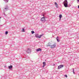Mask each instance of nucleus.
I'll list each match as a JSON object with an SVG mask.
<instances>
[{"mask_svg": "<svg viewBox=\"0 0 79 79\" xmlns=\"http://www.w3.org/2000/svg\"><path fill=\"white\" fill-rule=\"evenodd\" d=\"M63 3L65 7H69L68 6V1L67 0H65L64 2H63Z\"/></svg>", "mask_w": 79, "mask_h": 79, "instance_id": "1", "label": "nucleus"}, {"mask_svg": "<svg viewBox=\"0 0 79 79\" xmlns=\"http://www.w3.org/2000/svg\"><path fill=\"white\" fill-rule=\"evenodd\" d=\"M8 10V6H6L5 7H4V8L3 10V11L4 12H5L6 11H7Z\"/></svg>", "mask_w": 79, "mask_h": 79, "instance_id": "2", "label": "nucleus"}, {"mask_svg": "<svg viewBox=\"0 0 79 79\" xmlns=\"http://www.w3.org/2000/svg\"><path fill=\"white\" fill-rule=\"evenodd\" d=\"M45 17H42L41 19V21L44 23H45V22L46 20H45Z\"/></svg>", "mask_w": 79, "mask_h": 79, "instance_id": "3", "label": "nucleus"}, {"mask_svg": "<svg viewBox=\"0 0 79 79\" xmlns=\"http://www.w3.org/2000/svg\"><path fill=\"white\" fill-rule=\"evenodd\" d=\"M64 66V65H59L58 66V69H61V68H62Z\"/></svg>", "mask_w": 79, "mask_h": 79, "instance_id": "4", "label": "nucleus"}, {"mask_svg": "<svg viewBox=\"0 0 79 79\" xmlns=\"http://www.w3.org/2000/svg\"><path fill=\"white\" fill-rule=\"evenodd\" d=\"M50 47L51 48H55V47H56V44H54L52 45H51L50 46Z\"/></svg>", "mask_w": 79, "mask_h": 79, "instance_id": "5", "label": "nucleus"}, {"mask_svg": "<svg viewBox=\"0 0 79 79\" xmlns=\"http://www.w3.org/2000/svg\"><path fill=\"white\" fill-rule=\"evenodd\" d=\"M27 53H31V50H30V49H27Z\"/></svg>", "mask_w": 79, "mask_h": 79, "instance_id": "6", "label": "nucleus"}, {"mask_svg": "<svg viewBox=\"0 0 79 79\" xmlns=\"http://www.w3.org/2000/svg\"><path fill=\"white\" fill-rule=\"evenodd\" d=\"M42 52V49L39 48L36 50V52Z\"/></svg>", "mask_w": 79, "mask_h": 79, "instance_id": "7", "label": "nucleus"}, {"mask_svg": "<svg viewBox=\"0 0 79 79\" xmlns=\"http://www.w3.org/2000/svg\"><path fill=\"white\" fill-rule=\"evenodd\" d=\"M55 5L56 8H58V4H57V3H56V2H55Z\"/></svg>", "mask_w": 79, "mask_h": 79, "instance_id": "8", "label": "nucleus"}, {"mask_svg": "<svg viewBox=\"0 0 79 79\" xmlns=\"http://www.w3.org/2000/svg\"><path fill=\"white\" fill-rule=\"evenodd\" d=\"M13 68V66L10 65V66H8V68L10 69H12Z\"/></svg>", "mask_w": 79, "mask_h": 79, "instance_id": "9", "label": "nucleus"}, {"mask_svg": "<svg viewBox=\"0 0 79 79\" xmlns=\"http://www.w3.org/2000/svg\"><path fill=\"white\" fill-rule=\"evenodd\" d=\"M56 39L57 40V42H60V40H59V38H58V37H57L56 38Z\"/></svg>", "mask_w": 79, "mask_h": 79, "instance_id": "10", "label": "nucleus"}, {"mask_svg": "<svg viewBox=\"0 0 79 79\" xmlns=\"http://www.w3.org/2000/svg\"><path fill=\"white\" fill-rule=\"evenodd\" d=\"M42 35H40V36L38 35V38H39V39L41 38V37H42Z\"/></svg>", "mask_w": 79, "mask_h": 79, "instance_id": "11", "label": "nucleus"}, {"mask_svg": "<svg viewBox=\"0 0 79 79\" xmlns=\"http://www.w3.org/2000/svg\"><path fill=\"white\" fill-rule=\"evenodd\" d=\"M35 36L36 38H38L39 37V34H36L35 35Z\"/></svg>", "mask_w": 79, "mask_h": 79, "instance_id": "12", "label": "nucleus"}, {"mask_svg": "<svg viewBox=\"0 0 79 79\" xmlns=\"http://www.w3.org/2000/svg\"><path fill=\"white\" fill-rule=\"evenodd\" d=\"M9 0H4V1H5V3H7L8 2V1Z\"/></svg>", "mask_w": 79, "mask_h": 79, "instance_id": "13", "label": "nucleus"}, {"mask_svg": "<svg viewBox=\"0 0 79 79\" xmlns=\"http://www.w3.org/2000/svg\"><path fill=\"white\" fill-rule=\"evenodd\" d=\"M8 31H6L5 32V34H6V35H7V34H8Z\"/></svg>", "mask_w": 79, "mask_h": 79, "instance_id": "14", "label": "nucleus"}, {"mask_svg": "<svg viewBox=\"0 0 79 79\" xmlns=\"http://www.w3.org/2000/svg\"><path fill=\"white\" fill-rule=\"evenodd\" d=\"M59 18H60V19H61V17H62V15H59Z\"/></svg>", "mask_w": 79, "mask_h": 79, "instance_id": "15", "label": "nucleus"}, {"mask_svg": "<svg viewBox=\"0 0 79 79\" xmlns=\"http://www.w3.org/2000/svg\"><path fill=\"white\" fill-rule=\"evenodd\" d=\"M43 65H46V62H43Z\"/></svg>", "mask_w": 79, "mask_h": 79, "instance_id": "16", "label": "nucleus"}, {"mask_svg": "<svg viewBox=\"0 0 79 79\" xmlns=\"http://www.w3.org/2000/svg\"><path fill=\"white\" fill-rule=\"evenodd\" d=\"M51 45H50V44H48L47 45V47H50Z\"/></svg>", "mask_w": 79, "mask_h": 79, "instance_id": "17", "label": "nucleus"}, {"mask_svg": "<svg viewBox=\"0 0 79 79\" xmlns=\"http://www.w3.org/2000/svg\"><path fill=\"white\" fill-rule=\"evenodd\" d=\"M31 34H34V31H31Z\"/></svg>", "mask_w": 79, "mask_h": 79, "instance_id": "18", "label": "nucleus"}, {"mask_svg": "<svg viewBox=\"0 0 79 79\" xmlns=\"http://www.w3.org/2000/svg\"><path fill=\"white\" fill-rule=\"evenodd\" d=\"M74 69H73V74H75V72H74Z\"/></svg>", "mask_w": 79, "mask_h": 79, "instance_id": "19", "label": "nucleus"}, {"mask_svg": "<svg viewBox=\"0 0 79 79\" xmlns=\"http://www.w3.org/2000/svg\"><path fill=\"white\" fill-rule=\"evenodd\" d=\"M22 32H25V30L24 29H22Z\"/></svg>", "mask_w": 79, "mask_h": 79, "instance_id": "20", "label": "nucleus"}, {"mask_svg": "<svg viewBox=\"0 0 79 79\" xmlns=\"http://www.w3.org/2000/svg\"><path fill=\"white\" fill-rule=\"evenodd\" d=\"M65 76L66 77H68V76L66 75H65Z\"/></svg>", "mask_w": 79, "mask_h": 79, "instance_id": "21", "label": "nucleus"}, {"mask_svg": "<svg viewBox=\"0 0 79 79\" xmlns=\"http://www.w3.org/2000/svg\"><path fill=\"white\" fill-rule=\"evenodd\" d=\"M45 66V65H43V68H44V67Z\"/></svg>", "mask_w": 79, "mask_h": 79, "instance_id": "22", "label": "nucleus"}, {"mask_svg": "<svg viewBox=\"0 0 79 79\" xmlns=\"http://www.w3.org/2000/svg\"><path fill=\"white\" fill-rule=\"evenodd\" d=\"M77 3H79V0H77Z\"/></svg>", "mask_w": 79, "mask_h": 79, "instance_id": "23", "label": "nucleus"}, {"mask_svg": "<svg viewBox=\"0 0 79 79\" xmlns=\"http://www.w3.org/2000/svg\"><path fill=\"white\" fill-rule=\"evenodd\" d=\"M4 15H5V16H6V15H5V12H4Z\"/></svg>", "mask_w": 79, "mask_h": 79, "instance_id": "24", "label": "nucleus"}, {"mask_svg": "<svg viewBox=\"0 0 79 79\" xmlns=\"http://www.w3.org/2000/svg\"><path fill=\"white\" fill-rule=\"evenodd\" d=\"M78 8L79 9V6H78Z\"/></svg>", "mask_w": 79, "mask_h": 79, "instance_id": "25", "label": "nucleus"}, {"mask_svg": "<svg viewBox=\"0 0 79 79\" xmlns=\"http://www.w3.org/2000/svg\"><path fill=\"white\" fill-rule=\"evenodd\" d=\"M44 14L43 15V16H44Z\"/></svg>", "mask_w": 79, "mask_h": 79, "instance_id": "26", "label": "nucleus"}, {"mask_svg": "<svg viewBox=\"0 0 79 79\" xmlns=\"http://www.w3.org/2000/svg\"><path fill=\"white\" fill-rule=\"evenodd\" d=\"M60 19H60H60H59V20H60Z\"/></svg>", "mask_w": 79, "mask_h": 79, "instance_id": "27", "label": "nucleus"}, {"mask_svg": "<svg viewBox=\"0 0 79 79\" xmlns=\"http://www.w3.org/2000/svg\"><path fill=\"white\" fill-rule=\"evenodd\" d=\"M1 19V17H0V19Z\"/></svg>", "mask_w": 79, "mask_h": 79, "instance_id": "28", "label": "nucleus"}]
</instances>
